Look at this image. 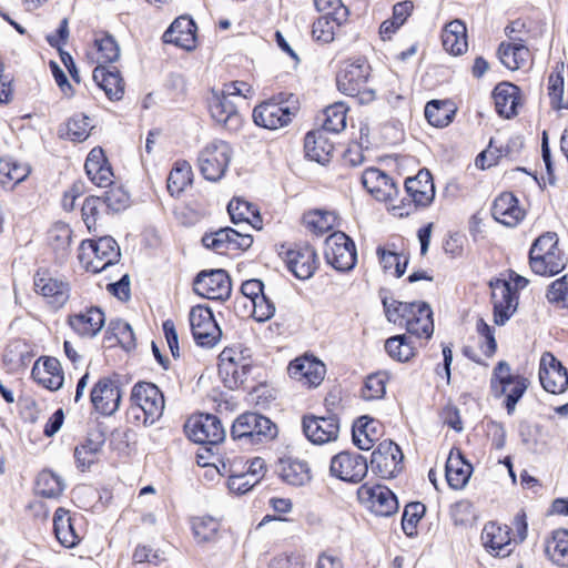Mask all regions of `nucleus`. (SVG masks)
<instances>
[{"mask_svg":"<svg viewBox=\"0 0 568 568\" xmlns=\"http://www.w3.org/2000/svg\"><path fill=\"white\" fill-rule=\"evenodd\" d=\"M362 183L377 201H393L399 193L393 179L376 168H369L363 172Z\"/></svg>","mask_w":568,"mask_h":568,"instance_id":"25","label":"nucleus"},{"mask_svg":"<svg viewBox=\"0 0 568 568\" xmlns=\"http://www.w3.org/2000/svg\"><path fill=\"white\" fill-rule=\"evenodd\" d=\"M31 168L26 162L11 156L0 159V183L2 185L19 184L29 176Z\"/></svg>","mask_w":568,"mask_h":568,"instance_id":"42","label":"nucleus"},{"mask_svg":"<svg viewBox=\"0 0 568 568\" xmlns=\"http://www.w3.org/2000/svg\"><path fill=\"white\" fill-rule=\"evenodd\" d=\"M290 105L277 99H270L256 105L253 110V120L256 125L268 130L286 126L294 116Z\"/></svg>","mask_w":568,"mask_h":568,"instance_id":"13","label":"nucleus"},{"mask_svg":"<svg viewBox=\"0 0 568 568\" xmlns=\"http://www.w3.org/2000/svg\"><path fill=\"white\" fill-rule=\"evenodd\" d=\"M494 322L504 325L515 313L518 302L517 292L509 282L496 280L490 282Z\"/></svg>","mask_w":568,"mask_h":568,"instance_id":"20","label":"nucleus"},{"mask_svg":"<svg viewBox=\"0 0 568 568\" xmlns=\"http://www.w3.org/2000/svg\"><path fill=\"white\" fill-rule=\"evenodd\" d=\"M68 323L79 336L93 337L102 329L105 316L99 307H90L70 315Z\"/></svg>","mask_w":568,"mask_h":568,"instance_id":"28","label":"nucleus"},{"mask_svg":"<svg viewBox=\"0 0 568 568\" xmlns=\"http://www.w3.org/2000/svg\"><path fill=\"white\" fill-rule=\"evenodd\" d=\"M529 264L534 273L542 276L555 275L565 268L566 261L558 247L556 233H545L534 242Z\"/></svg>","mask_w":568,"mask_h":568,"instance_id":"4","label":"nucleus"},{"mask_svg":"<svg viewBox=\"0 0 568 568\" xmlns=\"http://www.w3.org/2000/svg\"><path fill=\"white\" fill-rule=\"evenodd\" d=\"M93 80L110 100H120L122 98L124 84L118 70L95 67L93 70Z\"/></svg>","mask_w":568,"mask_h":568,"instance_id":"41","label":"nucleus"},{"mask_svg":"<svg viewBox=\"0 0 568 568\" xmlns=\"http://www.w3.org/2000/svg\"><path fill=\"white\" fill-rule=\"evenodd\" d=\"M329 473L343 481L359 483L367 474V462L359 454L342 452L331 459Z\"/></svg>","mask_w":568,"mask_h":568,"instance_id":"16","label":"nucleus"},{"mask_svg":"<svg viewBox=\"0 0 568 568\" xmlns=\"http://www.w3.org/2000/svg\"><path fill=\"white\" fill-rule=\"evenodd\" d=\"M88 57L97 67H104V64L115 62L120 58V48L111 34L98 32L94 34L93 45Z\"/></svg>","mask_w":568,"mask_h":568,"instance_id":"35","label":"nucleus"},{"mask_svg":"<svg viewBox=\"0 0 568 568\" xmlns=\"http://www.w3.org/2000/svg\"><path fill=\"white\" fill-rule=\"evenodd\" d=\"M276 426L265 416L256 413L240 415L232 425L231 436L235 440L261 444L276 436Z\"/></svg>","mask_w":568,"mask_h":568,"instance_id":"7","label":"nucleus"},{"mask_svg":"<svg viewBox=\"0 0 568 568\" xmlns=\"http://www.w3.org/2000/svg\"><path fill=\"white\" fill-rule=\"evenodd\" d=\"M219 372L221 375L232 376L227 383L230 388H234L244 382L247 365H240L235 359L234 352L232 349H224L220 354Z\"/></svg>","mask_w":568,"mask_h":568,"instance_id":"46","label":"nucleus"},{"mask_svg":"<svg viewBox=\"0 0 568 568\" xmlns=\"http://www.w3.org/2000/svg\"><path fill=\"white\" fill-rule=\"evenodd\" d=\"M53 528L58 541L65 548H72L81 540V536L74 526V518L63 508L55 510Z\"/></svg>","mask_w":568,"mask_h":568,"instance_id":"36","label":"nucleus"},{"mask_svg":"<svg viewBox=\"0 0 568 568\" xmlns=\"http://www.w3.org/2000/svg\"><path fill=\"white\" fill-rule=\"evenodd\" d=\"M122 394L119 384L110 377H101L90 392L93 408L105 416L113 415L120 407Z\"/></svg>","mask_w":568,"mask_h":568,"instance_id":"15","label":"nucleus"},{"mask_svg":"<svg viewBox=\"0 0 568 568\" xmlns=\"http://www.w3.org/2000/svg\"><path fill=\"white\" fill-rule=\"evenodd\" d=\"M547 557L557 566L568 567V530L558 529L552 532L546 545Z\"/></svg>","mask_w":568,"mask_h":568,"instance_id":"44","label":"nucleus"},{"mask_svg":"<svg viewBox=\"0 0 568 568\" xmlns=\"http://www.w3.org/2000/svg\"><path fill=\"white\" fill-rule=\"evenodd\" d=\"M425 513V506L420 503H410L406 505L403 517L402 528L404 532L412 537L416 534V527Z\"/></svg>","mask_w":568,"mask_h":568,"instance_id":"59","label":"nucleus"},{"mask_svg":"<svg viewBox=\"0 0 568 568\" xmlns=\"http://www.w3.org/2000/svg\"><path fill=\"white\" fill-rule=\"evenodd\" d=\"M281 478L293 486H303L311 479L307 463L297 459H281L280 462Z\"/></svg>","mask_w":568,"mask_h":568,"instance_id":"43","label":"nucleus"},{"mask_svg":"<svg viewBox=\"0 0 568 568\" xmlns=\"http://www.w3.org/2000/svg\"><path fill=\"white\" fill-rule=\"evenodd\" d=\"M324 256L339 272L351 271L357 260L353 240L343 232H334L326 239Z\"/></svg>","mask_w":568,"mask_h":568,"instance_id":"10","label":"nucleus"},{"mask_svg":"<svg viewBox=\"0 0 568 568\" xmlns=\"http://www.w3.org/2000/svg\"><path fill=\"white\" fill-rule=\"evenodd\" d=\"M187 437L197 444L217 445L225 438V429L221 420L210 414L191 416L185 425Z\"/></svg>","mask_w":568,"mask_h":568,"instance_id":"11","label":"nucleus"},{"mask_svg":"<svg viewBox=\"0 0 568 568\" xmlns=\"http://www.w3.org/2000/svg\"><path fill=\"white\" fill-rule=\"evenodd\" d=\"M403 453L392 440H383L373 452L371 466L382 478H392L402 469Z\"/></svg>","mask_w":568,"mask_h":568,"instance_id":"18","label":"nucleus"},{"mask_svg":"<svg viewBox=\"0 0 568 568\" xmlns=\"http://www.w3.org/2000/svg\"><path fill=\"white\" fill-rule=\"evenodd\" d=\"M302 426L307 439L318 445L336 440L339 434V423L336 416H305Z\"/></svg>","mask_w":568,"mask_h":568,"instance_id":"23","label":"nucleus"},{"mask_svg":"<svg viewBox=\"0 0 568 568\" xmlns=\"http://www.w3.org/2000/svg\"><path fill=\"white\" fill-rule=\"evenodd\" d=\"M227 211L234 224L246 222L257 227L256 224L261 222L254 205L245 200L233 199L227 205Z\"/></svg>","mask_w":568,"mask_h":568,"instance_id":"50","label":"nucleus"},{"mask_svg":"<svg viewBox=\"0 0 568 568\" xmlns=\"http://www.w3.org/2000/svg\"><path fill=\"white\" fill-rule=\"evenodd\" d=\"M190 324L194 339L204 347H213L220 341L221 328L209 307L197 305L190 312Z\"/></svg>","mask_w":568,"mask_h":568,"instance_id":"12","label":"nucleus"},{"mask_svg":"<svg viewBox=\"0 0 568 568\" xmlns=\"http://www.w3.org/2000/svg\"><path fill=\"white\" fill-rule=\"evenodd\" d=\"M316 258L315 251L308 245L296 246L285 253L287 267L300 280L312 277L316 270Z\"/></svg>","mask_w":568,"mask_h":568,"instance_id":"27","label":"nucleus"},{"mask_svg":"<svg viewBox=\"0 0 568 568\" xmlns=\"http://www.w3.org/2000/svg\"><path fill=\"white\" fill-rule=\"evenodd\" d=\"M254 89L244 81L225 83L222 89H213L209 99L212 119L227 131L235 132L242 126V115L239 113L233 98L251 99Z\"/></svg>","mask_w":568,"mask_h":568,"instance_id":"1","label":"nucleus"},{"mask_svg":"<svg viewBox=\"0 0 568 568\" xmlns=\"http://www.w3.org/2000/svg\"><path fill=\"white\" fill-rule=\"evenodd\" d=\"M202 242L205 247L219 254H226L230 251L248 248L253 243V239L248 234H242L231 227H224L212 234L204 235Z\"/></svg>","mask_w":568,"mask_h":568,"instance_id":"22","label":"nucleus"},{"mask_svg":"<svg viewBox=\"0 0 568 568\" xmlns=\"http://www.w3.org/2000/svg\"><path fill=\"white\" fill-rule=\"evenodd\" d=\"M377 255L385 272L390 273L396 277H400L405 273L408 262L406 257L400 256L395 252L386 251L383 247L377 248Z\"/></svg>","mask_w":568,"mask_h":568,"instance_id":"57","label":"nucleus"},{"mask_svg":"<svg viewBox=\"0 0 568 568\" xmlns=\"http://www.w3.org/2000/svg\"><path fill=\"white\" fill-rule=\"evenodd\" d=\"M303 223L308 231L322 235L334 227L336 215L331 211L312 210L304 214Z\"/></svg>","mask_w":568,"mask_h":568,"instance_id":"48","label":"nucleus"},{"mask_svg":"<svg viewBox=\"0 0 568 568\" xmlns=\"http://www.w3.org/2000/svg\"><path fill=\"white\" fill-rule=\"evenodd\" d=\"M497 53L500 62L511 71L523 69L531 61L528 47L521 40L513 38H509V41L501 42Z\"/></svg>","mask_w":568,"mask_h":568,"instance_id":"29","label":"nucleus"},{"mask_svg":"<svg viewBox=\"0 0 568 568\" xmlns=\"http://www.w3.org/2000/svg\"><path fill=\"white\" fill-rule=\"evenodd\" d=\"M456 109L449 101L432 100L425 106V118L436 128L447 126L454 119Z\"/></svg>","mask_w":568,"mask_h":568,"instance_id":"45","label":"nucleus"},{"mask_svg":"<svg viewBox=\"0 0 568 568\" xmlns=\"http://www.w3.org/2000/svg\"><path fill=\"white\" fill-rule=\"evenodd\" d=\"M371 67L364 59L345 61L336 77L338 90L349 97H357L361 103L374 100L375 92L367 88Z\"/></svg>","mask_w":568,"mask_h":568,"instance_id":"5","label":"nucleus"},{"mask_svg":"<svg viewBox=\"0 0 568 568\" xmlns=\"http://www.w3.org/2000/svg\"><path fill=\"white\" fill-rule=\"evenodd\" d=\"M405 189L415 205L428 206L435 197V186L428 170H420L414 178L405 181Z\"/></svg>","mask_w":568,"mask_h":568,"instance_id":"30","label":"nucleus"},{"mask_svg":"<svg viewBox=\"0 0 568 568\" xmlns=\"http://www.w3.org/2000/svg\"><path fill=\"white\" fill-rule=\"evenodd\" d=\"M132 409L143 413V424H154L163 414L164 397L159 387L152 383L141 382L133 386L131 393Z\"/></svg>","mask_w":568,"mask_h":568,"instance_id":"9","label":"nucleus"},{"mask_svg":"<svg viewBox=\"0 0 568 568\" xmlns=\"http://www.w3.org/2000/svg\"><path fill=\"white\" fill-rule=\"evenodd\" d=\"M120 247L111 236L83 241L79 250L81 265L89 272L101 273L120 261Z\"/></svg>","mask_w":568,"mask_h":568,"instance_id":"3","label":"nucleus"},{"mask_svg":"<svg viewBox=\"0 0 568 568\" xmlns=\"http://www.w3.org/2000/svg\"><path fill=\"white\" fill-rule=\"evenodd\" d=\"M471 470V465L464 459L460 452H450L446 462V479L452 488L462 489L465 487Z\"/></svg>","mask_w":568,"mask_h":568,"instance_id":"38","label":"nucleus"},{"mask_svg":"<svg viewBox=\"0 0 568 568\" xmlns=\"http://www.w3.org/2000/svg\"><path fill=\"white\" fill-rule=\"evenodd\" d=\"M32 378L49 390H58L64 382L60 362L54 357H42L36 361L31 371Z\"/></svg>","mask_w":568,"mask_h":568,"instance_id":"26","label":"nucleus"},{"mask_svg":"<svg viewBox=\"0 0 568 568\" xmlns=\"http://www.w3.org/2000/svg\"><path fill=\"white\" fill-rule=\"evenodd\" d=\"M196 26L193 20L180 17L171 24L164 32L163 39L166 43H173L185 50L195 48L196 42Z\"/></svg>","mask_w":568,"mask_h":568,"instance_id":"33","label":"nucleus"},{"mask_svg":"<svg viewBox=\"0 0 568 568\" xmlns=\"http://www.w3.org/2000/svg\"><path fill=\"white\" fill-rule=\"evenodd\" d=\"M72 231L64 223H55L49 231L48 240L54 251L65 252L71 243Z\"/></svg>","mask_w":568,"mask_h":568,"instance_id":"58","label":"nucleus"},{"mask_svg":"<svg viewBox=\"0 0 568 568\" xmlns=\"http://www.w3.org/2000/svg\"><path fill=\"white\" fill-rule=\"evenodd\" d=\"M233 150L223 140L207 143L199 153L197 163L202 175L209 181H219L226 172Z\"/></svg>","mask_w":568,"mask_h":568,"instance_id":"8","label":"nucleus"},{"mask_svg":"<svg viewBox=\"0 0 568 568\" xmlns=\"http://www.w3.org/2000/svg\"><path fill=\"white\" fill-rule=\"evenodd\" d=\"M324 114V131L338 133L346 128L347 108L344 103L337 102L327 106Z\"/></svg>","mask_w":568,"mask_h":568,"instance_id":"54","label":"nucleus"},{"mask_svg":"<svg viewBox=\"0 0 568 568\" xmlns=\"http://www.w3.org/2000/svg\"><path fill=\"white\" fill-rule=\"evenodd\" d=\"M539 379L544 389L551 394H561L568 387L567 369L551 353L541 355Z\"/></svg>","mask_w":568,"mask_h":568,"instance_id":"21","label":"nucleus"},{"mask_svg":"<svg viewBox=\"0 0 568 568\" xmlns=\"http://www.w3.org/2000/svg\"><path fill=\"white\" fill-rule=\"evenodd\" d=\"M192 529L199 542H206L215 539L220 524L210 516L195 517L192 520Z\"/></svg>","mask_w":568,"mask_h":568,"instance_id":"56","label":"nucleus"},{"mask_svg":"<svg viewBox=\"0 0 568 568\" xmlns=\"http://www.w3.org/2000/svg\"><path fill=\"white\" fill-rule=\"evenodd\" d=\"M102 201L106 209L119 212L129 205L130 196L123 187L113 186L104 193Z\"/></svg>","mask_w":568,"mask_h":568,"instance_id":"63","label":"nucleus"},{"mask_svg":"<svg viewBox=\"0 0 568 568\" xmlns=\"http://www.w3.org/2000/svg\"><path fill=\"white\" fill-rule=\"evenodd\" d=\"M304 149L306 156L315 162L325 163L334 151V145L324 132H308L305 136Z\"/></svg>","mask_w":568,"mask_h":568,"instance_id":"39","label":"nucleus"},{"mask_svg":"<svg viewBox=\"0 0 568 568\" xmlns=\"http://www.w3.org/2000/svg\"><path fill=\"white\" fill-rule=\"evenodd\" d=\"M358 497L376 516L389 517L398 510L397 498L386 486L365 484L358 489Z\"/></svg>","mask_w":568,"mask_h":568,"instance_id":"14","label":"nucleus"},{"mask_svg":"<svg viewBox=\"0 0 568 568\" xmlns=\"http://www.w3.org/2000/svg\"><path fill=\"white\" fill-rule=\"evenodd\" d=\"M231 290V281L224 270L201 272L194 281V291L209 300H226Z\"/></svg>","mask_w":568,"mask_h":568,"instance_id":"19","label":"nucleus"},{"mask_svg":"<svg viewBox=\"0 0 568 568\" xmlns=\"http://www.w3.org/2000/svg\"><path fill=\"white\" fill-rule=\"evenodd\" d=\"M547 298L561 307H568V274L551 283L547 292Z\"/></svg>","mask_w":568,"mask_h":568,"instance_id":"64","label":"nucleus"},{"mask_svg":"<svg viewBox=\"0 0 568 568\" xmlns=\"http://www.w3.org/2000/svg\"><path fill=\"white\" fill-rule=\"evenodd\" d=\"M345 21H337L335 17L325 14L318 18L312 27V34L316 41L329 43L335 39L336 32Z\"/></svg>","mask_w":568,"mask_h":568,"instance_id":"52","label":"nucleus"},{"mask_svg":"<svg viewBox=\"0 0 568 568\" xmlns=\"http://www.w3.org/2000/svg\"><path fill=\"white\" fill-rule=\"evenodd\" d=\"M288 376L305 387H317L324 379L326 367L314 356H300L287 366Z\"/></svg>","mask_w":568,"mask_h":568,"instance_id":"17","label":"nucleus"},{"mask_svg":"<svg viewBox=\"0 0 568 568\" xmlns=\"http://www.w3.org/2000/svg\"><path fill=\"white\" fill-rule=\"evenodd\" d=\"M256 485L244 471H237L234 466L229 469L227 487L231 493L243 495L250 491Z\"/></svg>","mask_w":568,"mask_h":568,"instance_id":"62","label":"nucleus"},{"mask_svg":"<svg viewBox=\"0 0 568 568\" xmlns=\"http://www.w3.org/2000/svg\"><path fill=\"white\" fill-rule=\"evenodd\" d=\"M103 447L102 440L87 439L74 448V459L77 468L81 471L90 469V467L99 460Z\"/></svg>","mask_w":568,"mask_h":568,"instance_id":"47","label":"nucleus"},{"mask_svg":"<svg viewBox=\"0 0 568 568\" xmlns=\"http://www.w3.org/2000/svg\"><path fill=\"white\" fill-rule=\"evenodd\" d=\"M192 168L187 162H178L168 178V191L172 196L180 195L192 182Z\"/></svg>","mask_w":568,"mask_h":568,"instance_id":"49","label":"nucleus"},{"mask_svg":"<svg viewBox=\"0 0 568 568\" xmlns=\"http://www.w3.org/2000/svg\"><path fill=\"white\" fill-rule=\"evenodd\" d=\"M494 100L497 112L507 119L517 113L519 104L518 87L511 83H499L494 90Z\"/></svg>","mask_w":568,"mask_h":568,"instance_id":"40","label":"nucleus"},{"mask_svg":"<svg viewBox=\"0 0 568 568\" xmlns=\"http://www.w3.org/2000/svg\"><path fill=\"white\" fill-rule=\"evenodd\" d=\"M481 540L485 548L493 555L506 557L511 552V541L507 526L496 523L485 525L481 532Z\"/></svg>","mask_w":568,"mask_h":568,"instance_id":"32","label":"nucleus"},{"mask_svg":"<svg viewBox=\"0 0 568 568\" xmlns=\"http://www.w3.org/2000/svg\"><path fill=\"white\" fill-rule=\"evenodd\" d=\"M466 32V26L460 20L447 23L442 33L444 49L454 55L465 53L468 48Z\"/></svg>","mask_w":568,"mask_h":568,"instance_id":"37","label":"nucleus"},{"mask_svg":"<svg viewBox=\"0 0 568 568\" xmlns=\"http://www.w3.org/2000/svg\"><path fill=\"white\" fill-rule=\"evenodd\" d=\"M64 489L63 480L50 470H43L37 479V491L47 498H54L62 494Z\"/></svg>","mask_w":568,"mask_h":568,"instance_id":"53","label":"nucleus"},{"mask_svg":"<svg viewBox=\"0 0 568 568\" xmlns=\"http://www.w3.org/2000/svg\"><path fill=\"white\" fill-rule=\"evenodd\" d=\"M84 169L88 178L95 185L100 187L112 185L113 172L102 149L94 148L90 151L85 160Z\"/></svg>","mask_w":568,"mask_h":568,"instance_id":"31","label":"nucleus"},{"mask_svg":"<svg viewBox=\"0 0 568 568\" xmlns=\"http://www.w3.org/2000/svg\"><path fill=\"white\" fill-rule=\"evenodd\" d=\"M388 376L385 372L371 374L365 379L362 396L366 400L381 399L386 393Z\"/></svg>","mask_w":568,"mask_h":568,"instance_id":"55","label":"nucleus"},{"mask_svg":"<svg viewBox=\"0 0 568 568\" xmlns=\"http://www.w3.org/2000/svg\"><path fill=\"white\" fill-rule=\"evenodd\" d=\"M490 386L496 397L506 396L505 405L508 415L516 409V404L529 386V381L518 374H513L506 362H499L494 368Z\"/></svg>","mask_w":568,"mask_h":568,"instance_id":"6","label":"nucleus"},{"mask_svg":"<svg viewBox=\"0 0 568 568\" xmlns=\"http://www.w3.org/2000/svg\"><path fill=\"white\" fill-rule=\"evenodd\" d=\"M387 354L395 361L407 362L415 356V346L405 335L389 337L385 342Z\"/></svg>","mask_w":568,"mask_h":568,"instance_id":"51","label":"nucleus"},{"mask_svg":"<svg viewBox=\"0 0 568 568\" xmlns=\"http://www.w3.org/2000/svg\"><path fill=\"white\" fill-rule=\"evenodd\" d=\"M104 207L102 197H87L82 205V219L90 232L97 231L101 209Z\"/></svg>","mask_w":568,"mask_h":568,"instance_id":"60","label":"nucleus"},{"mask_svg":"<svg viewBox=\"0 0 568 568\" xmlns=\"http://www.w3.org/2000/svg\"><path fill=\"white\" fill-rule=\"evenodd\" d=\"M68 136L73 141H84L92 129L91 120L84 114H75L68 123Z\"/></svg>","mask_w":568,"mask_h":568,"instance_id":"61","label":"nucleus"},{"mask_svg":"<svg viewBox=\"0 0 568 568\" xmlns=\"http://www.w3.org/2000/svg\"><path fill=\"white\" fill-rule=\"evenodd\" d=\"M33 285L34 291L55 308L62 307L70 297L69 284L45 272H38L34 275Z\"/></svg>","mask_w":568,"mask_h":568,"instance_id":"24","label":"nucleus"},{"mask_svg":"<svg viewBox=\"0 0 568 568\" xmlns=\"http://www.w3.org/2000/svg\"><path fill=\"white\" fill-rule=\"evenodd\" d=\"M389 322L404 325L408 333L417 337L429 338L434 333L433 312L425 302L405 303L383 301Z\"/></svg>","mask_w":568,"mask_h":568,"instance_id":"2","label":"nucleus"},{"mask_svg":"<svg viewBox=\"0 0 568 568\" xmlns=\"http://www.w3.org/2000/svg\"><path fill=\"white\" fill-rule=\"evenodd\" d=\"M491 213L497 222L510 227L516 226L525 216L524 210L511 193L500 194L494 201Z\"/></svg>","mask_w":568,"mask_h":568,"instance_id":"34","label":"nucleus"}]
</instances>
